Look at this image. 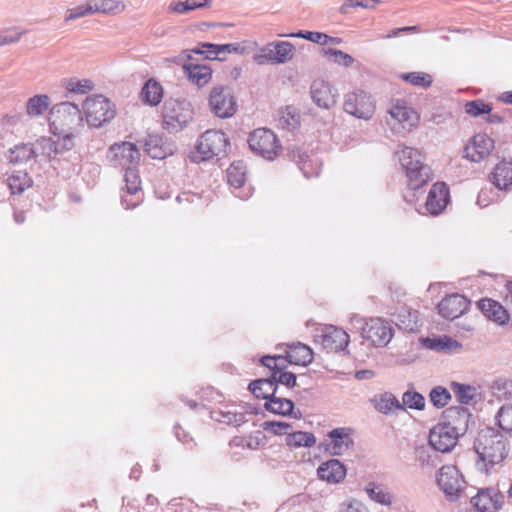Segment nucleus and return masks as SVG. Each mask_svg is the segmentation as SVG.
Segmentation results:
<instances>
[{"instance_id":"obj_1","label":"nucleus","mask_w":512,"mask_h":512,"mask_svg":"<svg viewBox=\"0 0 512 512\" xmlns=\"http://www.w3.org/2000/svg\"><path fill=\"white\" fill-rule=\"evenodd\" d=\"M84 124L80 106L74 102L65 101L55 106L49 126L51 133L63 140V148L72 149L74 138Z\"/></svg>"},{"instance_id":"obj_2","label":"nucleus","mask_w":512,"mask_h":512,"mask_svg":"<svg viewBox=\"0 0 512 512\" xmlns=\"http://www.w3.org/2000/svg\"><path fill=\"white\" fill-rule=\"evenodd\" d=\"M473 448L486 469L503 462L509 452L507 439L490 427L478 432Z\"/></svg>"},{"instance_id":"obj_3","label":"nucleus","mask_w":512,"mask_h":512,"mask_svg":"<svg viewBox=\"0 0 512 512\" xmlns=\"http://www.w3.org/2000/svg\"><path fill=\"white\" fill-rule=\"evenodd\" d=\"M84 123L98 129L109 123L116 115L115 104L102 94L87 96L80 105Z\"/></svg>"},{"instance_id":"obj_4","label":"nucleus","mask_w":512,"mask_h":512,"mask_svg":"<svg viewBox=\"0 0 512 512\" xmlns=\"http://www.w3.org/2000/svg\"><path fill=\"white\" fill-rule=\"evenodd\" d=\"M387 124L397 130L411 132L420 124V114L413 105L405 99H391L387 104Z\"/></svg>"},{"instance_id":"obj_5","label":"nucleus","mask_w":512,"mask_h":512,"mask_svg":"<svg viewBox=\"0 0 512 512\" xmlns=\"http://www.w3.org/2000/svg\"><path fill=\"white\" fill-rule=\"evenodd\" d=\"M193 108L186 100L174 99L166 103L163 112V126L169 132L182 130L192 119Z\"/></svg>"},{"instance_id":"obj_6","label":"nucleus","mask_w":512,"mask_h":512,"mask_svg":"<svg viewBox=\"0 0 512 512\" xmlns=\"http://www.w3.org/2000/svg\"><path fill=\"white\" fill-rule=\"evenodd\" d=\"M228 138L225 133L217 130H208L204 132L197 145V155L195 161H207L214 157L223 155L226 152Z\"/></svg>"},{"instance_id":"obj_7","label":"nucleus","mask_w":512,"mask_h":512,"mask_svg":"<svg viewBox=\"0 0 512 512\" xmlns=\"http://www.w3.org/2000/svg\"><path fill=\"white\" fill-rule=\"evenodd\" d=\"M208 104L210 110L219 118H230L237 112V101L234 94L223 85L211 88Z\"/></svg>"},{"instance_id":"obj_8","label":"nucleus","mask_w":512,"mask_h":512,"mask_svg":"<svg viewBox=\"0 0 512 512\" xmlns=\"http://www.w3.org/2000/svg\"><path fill=\"white\" fill-rule=\"evenodd\" d=\"M248 142L252 151L268 160L275 159L281 152L277 136L269 129L254 130Z\"/></svg>"},{"instance_id":"obj_9","label":"nucleus","mask_w":512,"mask_h":512,"mask_svg":"<svg viewBox=\"0 0 512 512\" xmlns=\"http://www.w3.org/2000/svg\"><path fill=\"white\" fill-rule=\"evenodd\" d=\"M437 480L449 501H456L460 498L465 488V481L456 466H443L439 470Z\"/></svg>"},{"instance_id":"obj_10","label":"nucleus","mask_w":512,"mask_h":512,"mask_svg":"<svg viewBox=\"0 0 512 512\" xmlns=\"http://www.w3.org/2000/svg\"><path fill=\"white\" fill-rule=\"evenodd\" d=\"M361 335L371 346L385 347L393 337V329L386 321L371 318L362 327Z\"/></svg>"},{"instance_id":"obj_11","label":"nucleus","mask_w":512,"mask_h":512,"mask_svg":"<svg viewBox=\"0 0 512 512\" xmlns=\"http://www.w3.org/2000/svg\"><path fill=\"white\" fill-rule=\"evenodd\" d=\"M344 110L359 119H370L375 111V101L365 91H357L348 94L344 101Z\"/></svg>"},{"instance_id":"obj_12","label":"nucleus","mask_w":512,"mask_h":512,"mask_svg":"<svg viewBox=\"0 0 512 512\" xmlns=\"http://www.w3.org/2000/svg\"><path fill=\"white\" fill-rule=\"evenodd\" d=\"M459 433L456 427L439 423L429 433V444L436 451L447 453L457 444Z\"/></svg>"},{"instance_id":"obj_13","label":"nucleus","mask_w":512,"mask_h":512,"mask_svg":"<svg viewBox=\"0 0 512 512\" xmlns=\"http://www.w3.org/2000/svg\"><path fill=\"white\" fill-rule=\"evenodd\" d=\"M495 148L494 140L486 133L475 134L464 148V156L472 162L488 158Z\"/></svg>"},{"instance_id":"obj_14","label":"nucleus","mask_w":512,"mask_h":512,"mask_svg":"<svg viewBox=\"0 0 512 512\" xmlns=\"http://www.w3.org/2000/svg\"><path fill=\"white\" fill-rule=\"evenodd\" d=\"M111 160L118 166L126 169L133 168L138 165L141 154L136 144L132 142H121L114 144L109 149Z\"/></svg>"},{"instance_id":"obj_15","label":"nucleus","mask_w":512,"mask_h":512,"mask_svg":"<svg viewBox=\"0 0 512 512\" xmlns=\"http://www.w3.org/2000/svg\"><path fill=\"white\" fill-rule=\"evenodd\" d=\"M349 340V335L343 329L335 326H325L315 337V342L330 352L344 350L348 346Z\"/></svg>"},{"instance_id":"obj_16","label":"nucleus","mask_w":512,"mask_h":512,"mask_svg":"<svg viewBox=\"0 0 512 512\" xmlns=\"http://www.w3.org/2000/svg\"><path fill=\"white\" fill-rule=\"evenodd\" d=\"M437 307L439 314L443 318L454 320L468 311L470 301L460 294H451L444 297Z\"/></svg>"},{"instance_id":"obj_17","label":"nucleus","mask_w":512,"mask_h":512,"mask_svg":"<svg viewBox=\"0 0 512 512\" xmlns=\"http://www.w3.org/2000/svg\"><path fill=\"white\" fill-rule=\"evenodd\" d=\"M310 94L312 100L320 108L329 109L336 103L337 90L330 82L324 79L313 81Z\"/></svg>"},{"instance_id":"obj_18","label":"nucleus","mask_w":512,"mask_h":512,"mask_svg":"<svg viewBox=\"0 0 512 512\" xmlns=\"http://www.w3.org/2000/svg\"><path fill=\"white\" fill-rule=\"evenodd\" d=\"M449 202V189L445 183L432 185L425 203L426 210L434 216L441 214Z\"/></svg>"},{"instance_id":"obj_19","label":"nucleus","mask_w":512,"mask_h":512,"mask_svg":"<svg viewBox=\"0 0 512 512\" xmlns=\"http://www.w3.org/2000/svg\"><path fill=\"white\" fill-rule=\"evenodd\" d=\"M182 69L188 81L198 88L206 87L212 80L213 69L207 64L183 62Z\"/></svg>"},{"instance_id":"obj_20","label":"nucleus","mask_w":512,"mask_h":512,"mask_svg":"<svg viewBox=\"0 0 512 512\" xmlns=\"http://www.w3.org/2000/svg\"><path fill=\"white\" fill-rule=\"evenodd\" d=\"M503 495L493 489L480 490L471 500L477 512H496L502 504Z\"/></svg>"},{"instance_id":"obj_21","label":"nucleus","mask_w":512,"mask_h":512,"mask_svg":"<svg viewBox=\"0 0 512 512\" xmlns=\"http://www.w3.org/2000/svg\"><path fill=\"white\" fill-rule=\"evenodd\" d=\"M144 150L153 159H164L174 153V146L163 137L153 134L145 140Z\"/></svg>"},{"instance_id":"obj_22","label":"nucleus","mask_w":512,"mask_h":512,"mask_svg":"<svg viewBox=\"0 0 512 512\" xmlns=\"http://www.w3.org/2000/svg\"><path fill=\"white\" fill-rule=\"evenodd\" d=\"M465 112L471 117L487 115L486 122L497 124L503 121V117L492 113V105L481 99L468 101L464 104Z\"/></svg>"},{"instance_id":"obj_23","label":"nucleus","mask_w":512,"mask_h":512,"mask_svg":"<svg viewBox=\"0 0 512 512\" xmlns=\"http://www.w3.org/2000/svg\"><path fill=\"white\" fill-rule=\"evenodd\" d=\"M320 479L335 484L341 482L346 476L345 466L336 459L321 464L317 470Z\"/></svg>"},{"instance_id":"obj_24","label":"nucleus","mask_w":512,"mask_h":512,"mask_svg":"<svg viewBox=\"0 0 512 512\" xmlns=\"http://www.w3.org/2000/svg\"><path fill=\"white\" fill-rule=\"evenodd\" d=\"M491 182L500 190L512 188V161L502 160L491 173Z\"/></svg>"},{"instance_id":"obj_25","label":"nucleus","mask_w":512,"mask_h":512,"mask_svg":"<svg viewBox=\"0 0 512 512\" xmlns=\"http://www.w3.org/2000/svg\"><path fill=\"white\" fill-rule=\"evenodd\" d=\"M478 306L484 315L499 325H505L509 321V314L498 302L492 299H482Z\"/></svg>"},{"instance_id":"obj_26","label":"nucleus","mask_w":512,"mask_h":512,"mask_svg":"<svg viewBox=\"0 0 512 512\" xmlns=\"http://www.w3.org/2000/svg\"><path fill=\"white\" fill-rule=\"evenodd\" d=\"M286 357L290 364L300 366H308L312 363L314 358L312 349L302 343L289 346Z\"/></svg>"},{"instance_id":"obj_27","label":"nucleus","mask_w":512,"mask_h":512,"mask_svg":"<svg viewBox=\"0 0 512 512\" xmlns=\"http://www.w3.org/2000/svg\"><path fill=\"white\" fill-rule=\"evenodd\" d=\"M51 105V98L47 94H35L29 97L25 103L26 115L30 118H38L45 114Z\"/></svg>"},{"instance_id":"obj_28","label":"nucleus","mask_w":512,"mask_h":512,"mask_svg":"<svg viewBox=\"0 0 512 512\" xmlns=\"http://www.w3.org/2000/svg\"><path fill=\"white\" fill-rule=\"evenodd\" d=\"M329 436L331 438L330 450L334 455H341L353 445V440L344 428L332 430Z\"/></svg>"},{"instance_id":"obj_29","label":"nucleus","mask_w":512,"mask_h":512,"mask_svg":"<svg viewBox=\"0 0 512 512\" xmlns=\"http://www.w3.org/2000/svg\"><path fill=\"white\" fill-rule=\"evenodd\" d=\"M211 0H171L167 10L171 14H186L193 10L209 7Z\"/></svg>"},{"instance_id":"obj_30","label":"nucleus","mask_w":512,"mask_h":512,"mask_svg":"<svg viewBox=\"0 0 512 512\" xmlns=\"http://www.w3.org/2000/svg\"><path fill=\"white\" fill-rule=\"evenodd\" d=\"M95 14L116 16L126 12L127 4L123 0H93Z\"/></svg>"},{"instance_id":"obj_31","label":"nucleus","mask_w":512,"mask_h":512,"mask_svg":"<svg viewBox=\"0 0 512 512\" xmlns=\"http://www.w3.org/2000/svg\"><path fill=\"white\" fill-rule=\"evenodd\" d=\"M141 99L150 106H157L163 98V88L155 79H149L141 90Z\"/></svg>"},{"instance_id":"obj_32","label":"nucleus","mask_w":512,"mask_h":512,"mask_svg":"<svg viewBox=\"0 0 512 512\" xmlns=\"http://www.w3.org/2000/svg\"><path fill=\"white\" fill-rule=\"evenodd\" d=\"M63 87L67 94L85 95L95 89V83L88 78L72 77L64 81Z\"/></svg>"},{"instance_id":"obj_33","label":"nucleus","mask_w":512,"mask_h":512,"mask_svg":"<svg viewBox=\"0 0 512 512\" xmlns=\"http://www.w3.org/2000/svg\"><path fill=\"white\" fill-rule=\"evenodd\" d=\"M469 416L470 414L467 409L463 407H450L445 411L446 422H443V424L456 427V430L460 434V431L466 428Z\"/></svg>"},{"instance_id":"obj_34","label":"nucleus","mask_w":512,"mask_h":512,"mask_svg":"<svg viewBox=\"0 0 512 512\" xmlns=\"http://www.w3.org/2000/svg\"><path fill=\"white\" fill-rule=\"evenodd\" d=\"M270 44L275 57V65L288 63L294 58L295 46L291 42L274 41Z\"/></svg>"},{"instance_id":"obj_35","label":"nucleus","mask_w":512,"mask_h":512,"mask_svg":"<svg viewBox=\"0 0 512 512\" xmlns=\"http://www.w3.org/2000/svg\"><path fill=\"white\" fill-rule=\"evenodd\" d=\"M425 347L436 351H451L460 349L461 344L447 335L429 337L423 340Z\"/></svg>"},{"instance_id":"obj_36","label":"nucleus","mask_w":512,"mask_h":512,"mask_svg":"<svg viewBox=\"0 0 512 512\" xmlns=\"http://www.w3.org/2000/svg\"><path fill=\"white\" fill-rule=\"evenodd\" d=\"M399 161L405 172L410 169L422 168L424 165L421 153L413 148L405 147L398 153Z\"/></svg>"},{"instance_id":"obj_37","label":"nucleus","mask_w":512,"mask_h":512,"mask_svg":"<svg viewBox=\"0 0 512 512\" xmlns=\"http://www.w3.org/2000/svg\"><path fill=\"white\" fill-rule=\"evenodd\" d=\"M264 407L271 413L288 416L293 412L294 403L289 399L276 397L275 394H272L265 402Z\"/></svg>"},{"instance_id":"obj_38","label":"nucleus","mask_w":512,"mask_h":512,"mask_svg":"<svg viewBox=\"0 0 512 512\" xmlns=\"http://www.w3.org/2000/svg\"><path fill=\"white\" fill-rule=\"evenodd\" d=\"M95 14L93 0H87L66 9L64 22L70 23Z\"/></svg>"},{"instance_id":"obj_39","label":"nucleus","mask_w":512,"mask_h":512,"mask_svg":"<svg viewBox=\"0 0 512 512\" xmlns=\"http://www.w3.org/2000/svg\"><path fill=\"white\" fill-rule=\"evenodd\" d=\"M291 154L292 158L297 162L306 177L318 175L320 165L317 162L312 161L304 151L297 148L292 150Z\"/></svg>"},{"instance_id":"obj_40","label":"nucleus","mask_w":512,"mask_h":512,"mask_svg":"<svg viewBox=\"0 0 512 512\" xmlns=\"http://www.w3.org/2000/svg\"><path fill=\"white\" fill-rule=\"evenodd\" d=\"M372 401L375 409L383 414L393 413L402 409L401 403L391 393L381 394L375 397Z\"/></svg>"},{"instance_id":"obj_41","label":"nucleus","mask_w":512,"mask_h":512,"mask_svg":"<svg viewBox=\"0 0 512 512\" xmlns=\"http://www.w3.org/2000/svg\"><path fill=\"white\" fill-rule=\"evenodd\" d=\"M249 389L256 398L265 399L267 401L272 394L276 393L277 386L274 385V381L269 377L267 379L253 381L249 385Z\"/></svg>"},{"instance_id":"obj_42","label":"nucleus","mask_w":512,"mask_h":512,"mask_svg":"<svg viewBox=\"0 0 512 512\" xmlns=\"http://www.w3.org/2000/svg\"><path fill=\"white\" fill-rule=\"evenodd\" d=\"M35 149L36 154L39 152L41 155L48 158L69 150L63 148V140L59 137L57 141L51 138H42L37 142Z\"/></svg>"},{"instance_id":"obj_43","label":"nucleus","mask_w":512,"mask_h":512,"mask_svg":"<svg viewBox=\"0 0 512 512\" xmlns=\"http://www.w3.org/2000/svg\"><path fill=\"white\" fill-rule=\"evenodd\" d=\"M222 53H234L239 55L250 54L258 48L256 41H242L237 43L221 44V46L213 47Z\"/></svg>"},{"instance_id":"obj_44","label":"nucleus","mask_w":512,"mask_h":512,"mask_svg":"<svg viewBox=\"0 0 512 512\" xmlns=\"http://www.w3.org/2000/svg\"><path fill=\"white\" fill-rule=\"evenodd\" d=\"M8 185L13 194H21L32 185V179L24 171H17L7 179Z\"/></svg>"},{"instance_id":"obj_45","label":"nucleus","mask_w":512,"mask_h":512,"mask_svg":"<svg viewBox=\"0 0 512 512\" xmlns=\"http://www.w3.org/2000/svg\"><path fill=\"white\" fill-rule=\"evenodd\" d=\"M315 442L314 435L309 432L297 431L288 433L286 437V445L290 448L311 447Z\"/></svg>"},{"instance_id":"obj_46","label":"nucleus","mask_w":512,"mask_h":512,"mask_svg":"<svg viewBox=\"0 0 512 512\" xmlns=\"http://www.w3.org/2000/svg\"><path fill=\"white\" fill-rule=\"evenodd\" d=\"M279 124L283 129L292 131L300 126V115L293 107H285L280 111Z\"/></svg>"},{"instance_id":"obj_47","label":"nucleus","mask_w":512,"mask_h":512,"mask_svg":"<svg viewBox=\"0 0 512 512\" xmlns=\"http://www.w3.org/2000/svg\"><path fill=\"white\" fill-rule=\"evenodd\" d=\"M262 365L271 371V376H278L290 364L286 355L284 356H264L260 359Z\"/></svg>"},{"instance_id":"obj_48","label":"nucleus","mask_w":512,"mask_h":512,"mask_svg":"<svg viewBox=\"0 0 512 512\" xmlns=\"http://www.w3.org/2000/svg\"><path fill=\"white\" fill-rule=\"evenodd\" d=\"M406 176L412 189H419L431 179L429 168L425 165L422 168L410 169L406 172Z\"/></svg>"},{"instance_id":"obj_49","label":"nucleus","mask_w":512,"mask_h":512,"mask_svg":"<svg viewBox=\"0 0 512 512\" xmlns=\"http://www.w3.org/2000/svg\"><path fill=\"white\" fill-rule=\"evenodd\" d=\"M36 157V149L33 145L19 144L10 151V160L16 163L29 161Z\"/></svg>"},{"instance_id":"obj_50","label":"nucleus","mask_w":512,"mask_h":512,"mask_svg":"<svg viewBox=\"0 0 512 512\" xmlns=\"http://www.w3.org/2000/svg\"><path fill=\"white\" fill-rule=\"evenodd\" d=\"M228 183L235 187L240 188L246 181V171L242 164L233 163L227 169Z\"/></svg>"},{"instance_id":"obj_51","label":"nucleus","mask_w":512,"mask_h":512,"mask_svg":"<svg viewBox=\"0 0 512 512\" xmlns=\"http://www.w3.org/2000/svg\"><path fill=\"white\" fill-rule=\"evenodd\" d=\"M400 78L413 86L422 88L430 87L433 82V78L430 74L419 71L402 74Z\"/></svg>"},{"instance_id":"obj_52","label":"nucleus","mask_w":512,"mask_h":512,"mask_svg":"<svg viewBox=\"0 0 512 512\" xmlns=\"http://www.w3.org/2000/svg\"><path fill=\"white\" fill-rule=\"evenodd\" d=\"M322 55L340 66L350 67L354 63V58L341 50L325 48Z\"/></svg>"},{"instance_id":"obj_53","label":"nucleus","mask_w":512,"mask_h":512,"mask_svg":"<svg viewBox=\"0 0 512 512\" xmlns=\"http://www.w3.org/2000/svg\"><path fill=\"white\" fill-rule=\"evenodd\" d=\"M213 417L222 423L240 425L245 422V415L230 409L213 412Z\"/></svg>"},{"instance_id":"obj_54","label":"nucleus","mask_w":512,"mask_h":512,"mask_svg":"<svg viewBox=\"0 0 512 512\" xmlns=\"http://www.w3.org/2000/svg\"><path fill=\"white\" fill-rule=\"evenodd\" d=\"M380 3V0H345L339 8L341 14H348L352 9H373Z\"/></svg>"},{"instance_id":"obj_55","label":"nucleus","mask_w":512,"mask_h":512,"mask_svg":"<svg viewBox=\"0 0 512 512\" xmlns=\"http://www.w3.org/2000/svg\"><path fill=\"white\" fill-rule=\"evenodd\" d=\"M451 388L457 398L462 404H469L475 396V388L470 385L460 383H452Z\"/></svg>"},{"instance_id":"obj_56","label":"nucleus","mask_w":512,"mask_h":512,"mask_svg":"<svg viewBox=\"0 0 512 512\" xmlns=\"http://www.w3.org/2000/svg\"><path fill=\"white\" fill-rule=\"evenodd\" d=\"M497 424L506 433L512 434V405H505L497 413Z\"/></svg>"},{"instance_id":"obj_57","label":"nucleus","mask_w":512,"mask_h":512,"mask_svg":"<svg viewBox=\"0 0 512 512\" xmlns=\"http://www.w3.org/2000/svg\"><path fill=\"white\" fill-rule=\"evenodd\" d=\"M125 183L127 193L131 195H137L141 192V180L138 173L134 169H126Z\"/></svg>"},{"instance_id":"obj_58","label":"nucleus","mask_w":512,"mask_h":512,"mask_svg":"<svg viewBox=\"0 0 512 512\" xmlns=\"http://www.w3.org/2000/svg\"><path fill=\"white\" fill-rule=\"evenodd\" d=\"M270 42L259 48L258 52L253 55V61L259 65L272 64L275 65V57L273 56Z\"/></svg>"},{"instance_id":"obj_59","label":"nucleus","mask_w":512,"mask_h":512,"mask_svg":"<svg viewBox=\"0 0 512 512\" xmlns=\"http://www.w3.org/2000/svg\"><path fill=\"white\" fill-rule=\"evenodd\" d=\"M402 409L407 407L409 409L422 410L425 406L424 397L417 392H406L402 397Z\"/></svg>"},{"instance_id":"obj_60","label":"nucleus","mask_w":512,"mask_h":512,"mask_svg":"<svg viewBox=\"0 0 512 512\" xmlns=\"http://www.w3.org/2000/svg\"><path fill=\"white\" fill-rule=\"evenodd\" d=\"M430 400L434 406L442 408L449 402L450 394L445 388L436 387L430 393Z\"/></svg>"},{"instance_id":"obj_61","label":"nucleus","mask_w":512,"mask_h":512,"mask_svg":"<svg viewBox=\"0 0 512 512\" xmlns=\"http://www.w3.org/2000/svg\"><path fill=\"white\" fill-rule=\"evenodd\" d=\"M370 498L382 505H390L392 503V496L385 490L378 487H368L366 489Z\"/></svg>"},{"instance_id":"obj_62","label":"nucleus","mask_w":512,"mask_h":512,"mask_svg":"<svg viewBox=\"0 0 512 512\" xmlns=\"http://www.w3.org/2000/svg\"><path fill=\"white\" fill-rule=\"evenodd\" d=\"M262 427L265 431L275 435L286 434L291 429L290 424L283 421H266L262 424Z\"/></svg>"},{"instance_id":"obj_63","label":"nucleus","mask_w":512,"mask_h":512,"mask_svg":"<svg viewBox=\"0 0 512 512\" xmlns=\"http://www.w3.org/2000/svg\"><path fill=\"white\" fill-rule=\"evenodd\" d=\"M308 41L320 45L335 44L338 45L342 42L341 38L331 37L325 33L309 31Z\"/></svg>"},{"instance_id":"obj_64","label":"nucleus","mask_w":512,"mask_h":512,"mask_svg":"<svg viewBox=\"0 0 512 512\" xmlns=\"http://www.w3.org/2000/svg\"><path fill=\"white\" fill-rule=\"evenodd\" d=\"M23 35L24 32L16 28L4 31L0 33V46L16 43L21 39Z\"/></svg>"}]
</instances>
